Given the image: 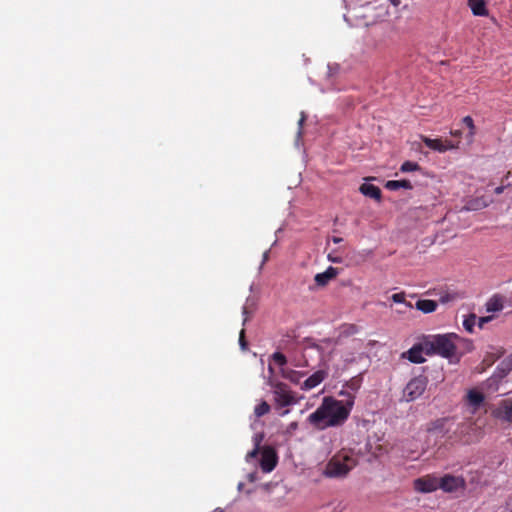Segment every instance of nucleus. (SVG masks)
<instances>
[{
    "mask_svg": "<svg viewBox=\"0 0 512 512\" xmlns=\"http://www.w3.org/2000/svg\"><path fill=\"white\" fill-rule=\"evenodd\" d=\"M353 405V397L347 400V406L342 401L324 398L323 403L315 412L309 415L308 421L318 429L342 424L348 417Z\"/></svg>",
    "mask_w": 512,
    "mask_h": 512,
    "instance_id": "nucleus-1",
    "label": "nucleus"
},
{
    "mask_svg": "<svg viewBox=\"0 0 512 512\" xmlns=\"http://www.w3.org/2000/svg\"><path fill=\"white\" fill-rule=\"evenodd\" d=\"M458 336L455 334L430 335L424 338V349L426 355L438 354L450 359V362L459 361L455 341Z\"/></svg>",
    "mask_w": 512,
    "mask_h": 512,
    "instance_id": "nucleus-2",
    "label": "nucleus"
},
{
    "mask_svg": "<svg viewBox=\"0 0 512 512\" xmlns=\"http://www.w3.org/2000/svg\"><path fill=\"white\" fill-rule=\"evenodd\" d=\"M354 466L355 461L348 456H345L343 459L333 458L326 465L324 474L328 477H344Z\"/></svg>",
    "mask_w": 512,
    "mask_h": 512,
    "instance_id": "nucleus-3",
    "label": "nucleus"
},
{
    "mask_svg": "<svg viewBox=\"0 0 512 512\" xmlns=\"http://www.w3.org/2000/svg\"><path fill=\"white\" fill-rule=\"evenodd\" d=\"M268 383L274 389V399L279 406H289L297 402L294 394L285 383L274 382L272 380Z\"/></svg>",
    "mask_w": 512,
    "mask_h": 512,
    "instance_id": "nucleus-4",
    "label": "nucleus"
},
{
    "mask_svg": "<svg viewBox=\"0 0 512 512\" xmlns=\"http://www.w3.org/2000/svg\"><path fill=\"white\" fill-rule=\"evenodd\" d=\"M426 378L423 376L413 378L405 387L403 397L407 402L413 401L422 395L426 388Z\"/></svg>",
    "mask_w": 512,
    "mask_h": 512,
    "instance_id": "nucleus-5",
    "label": "nucleus"
},
{
    "mask_svg": "<svg viewBox=\"0 0 512 512\" xmlns=\"http://www.w3.org/2000/svg\"><path fill=\"white\" fill-rule=\"evenodd\" d=\"M414 488L420 493H430L439 488V479L425 476L414 480Z\"/></svg>",
    "mask_w": 512,
    "mask_h": 512,
    "instance_id": "nucleus-6",
    "label": "nucleus"
},
{
    "mask_svg": "<svg viewBox=\"0 0 512 512\" xmlns=\"http://www.w3.org/2000/svg\"><path fill=\"white\" fill-rule=\"evenodd\" d=\"M277 464V454L272 447L265 446L262 449L260 466L263 472H271Z\"/></svg>",
    "mask_w": 512,
    "mask_h": 512,
    "instance_id": "nucleus-7",
    "label": "nucleus"
},
{
    "mask_svg": "<svg viewBox=\"0 0 512 512\" xmlns=\"http://www.w3.org/2000/svg\"><path fill=\"white\" fill-rule=\"evenodd\" d=\"M422 141L425 143L427 147L440 153H443L450 149L458 148V144H453L452 142L449 141L443 142L442 139H431L429 137L422 136Z\"/></svg>",
    "mask_w": 512,
    "mask_h": 512,
    "instance_id": "nucleus-8",
    "label": "nucleus"
},
{
    "mask_svg": "<svg viewBox=\"0 0 512 512\" xmlns=\"http://www.w3.org/2000/svg\"><path fill=\"white\" fill-rule=\"evenodd\" d=\"M493 416L499 420L512 423V401L504 400L493 410Z\"/></svg>",
    "mask_w": 512,
    "mask_h": 512,
    "instance_id": "nucleus-9",
    "label": "nucleus"
},
{
    "mask_svg": "<svg viewBox=\"0 0 512 512\" xmlns=\"http://www.w3.org/2000/svg\"><path fill=\"white\" fill-rule=\"evenodd\" d=\"M463 484L464 481L461 478L451 475H446L439 479V488L443 489L445 492H453L459 487H462Z\"/></svg>",
    "mask_w": 512,
    "mask_h": 512,
    "instance_id": "nucleus-10",
    "label": "nucleus"
},
{
    "mask_svg": "<svg viewBox=\"0 0 512 512\" xmlns=\"http://www.w3.org/2000/svg\"><path fill=\"white\" fill-rule=\"evenodd\" d=\"M423 353H425L424 339L407 352H404L402 357H407L412 363H423L425 361V358L422 356Z\"/></svg>",
    "mask_w": 512,
    "mask_h": 512,
    "instance_id": "nucleus-11",
    "label": "nucleus"
},
{
    "mask_svg": "<svg viewBox=\"0 0 512 512\" xmlns=\"http://www.w3.org/2000/svg\"><path fill=\"white\" fill-rule=\"evenodd\" d=\"M327 375L328 373L324 369L316 371L303 382L301 389L310 390L315 388L327 377Z\"/></svg>",
    "mask_w": 512,
    "mask_h": 512,
    "instance_id": "nucleus-12",
    "label": "nucleus"
},
{
    "mask_svg": "<svg viewBox=\"0 0 512 512\" xmlns=\"http://www.w3.org/2000/svg\"><path fill=\"white\" fill-rule=\"evenodd\" d=\"M337 269L330 266L325 272L316 274L315 282L318 286L324 287L328 284V282L334 279L337 276Z\"/></svg>",
    "mask_w": 512,
    "mask_h": 512,
    "instance_id": "nucleus-13",
    "label": "nucleus"
},
{
    "mask_svg": "<svg viewBox=\"0 0 512 512\" xmlns=\"http://www.w3.org/2000/svg\"><path fill=\"white\" fill-rule=\"evenodd\" d=\"M490 203H492V200L486 199L485 197H477L469 200L464 206V209L467 211H476L486 208Z\"/></svg>",
    "mask_w": 512,
    "mask_h": 512,
    "instance_id": "nucleus-14",
    "label": "nucleus"
},
{
    "mask_svg": "<svg viewBox=\"0 0 512 512\" xmlns=\"http://www.w3.org/2000/svg\"><path fill=\"white\" fill-rule=\"evenodd\" d=\"M360 192L370 198L375 200H380L381 198V190L372 184L364 183L360 186Z\"/></svg>",
    "mask_w": 512,
    "mask_h": 512,
    "instance_id": "nucleus-15",
    "label": "nucleus"
},
{
    "mask_svg": "<svg viewBox=\"0 0 512 512\" xmlns=\"http://www.w3.org/2000/svg\"><path fill=\"white\" fill-rule=\"evenodd\" d=\"M503 297L500 295H494L489 301L486 303L487 312H498L503 309Z\"/></svg>",
    "mask_w": 512,
    "mask_h": 512,
    "instance_id": "nucleus-16",
    "label": "nucleus"
},
{
    "mask_svg": "<svg viewBox=\"0 0 512 512\" xmlns=\"http://www.w3.org/2000/svg\"><path fill=\"white\" fill-rule=\"evenodd\" d=\"M469 7L476 16H484L487 14V9L484 0H469Z\"/></svg>",
    "mask_w": 512,
    "mask_h": 512,
    "instance_id": "nucleus-17",
    "label": "nucleus"
},
{
    "mask_svg": "<svg viewBox=\"0 0 512 512\" xmlns=\"http://www.w3.org/2000/svg\"><path fill=\"white\" fill-rule=\"evenodd\" d=\"M416 308L422 311L423 313H431L436 310L437 302L428 299L418 300L416 302Z\"/></svg>",
    "mask_w": 512,
    "mask_h": 512,
    "instance_id": "nucleus-18",
    "label": "nucleus"
},
{
    "mask_svg": "<svg viewBox=\"0 0 512 512\" xmlns=\"http://www.w3.org/2000/svg\"><path fill=\"white\" fill-rule=\"evenodd\" d=\"M385 187L389 190L396 191L400 188L412 189L413 186L409 180H390L387 181Z\"/></svg>",
    "mask_w": 512,
    "mask_h": 512,
    "instance_id": "nucleus-19",
    "label": "nucleus"
},
{
    "mask_svg": "<svg viewBox=\"0 0 512 512\" xmlns=\"http://www.w3.org/2000/svg\"><path fill=\"white\" fill-rule=\"evenodd\" d=\"M281 375L285 379L289 380L292 383L298 384L300 382L301 377L304 375L301 372L288 369V368H282L281 369Z\"/></svg>",
    "mask_w": 512,
    "mask_h": 512,
    "instance_id": "nucleus-20",
    "label": "nucleus"
},
{
    "mask_svg": "<svg viewBox=\"0 0 512 512\" xmlns=\"http://www.w3.org/2000/svg\"><path fill=\"white\" fill-rule=\"evenodd\" d=\"M467 399L470 405L479 407L484 401V395L476 390H470L467 394Z\"/></svg>",
    "mask_w": 512,
    "mask_h": 512,
    "instance_id": "nucleus-21",
    "label": "nucleus"
},
{
    "mask_svg": "<svg viewBox=\"0 0 512 512\" xmlns=\"http://www.w3.org/2000/svg\"><path fill=\"white\" fill-rule=\"evenodd\" d=\"M462 122L469 129V133L467 134L466 138L468 140V143H471L473 141V137H474L475 132H476V128H475L473 119L470 116H466V117L463 118Z\"/></svg>",
    "mask_w": 512,
    "mask_h": 512,
    "instance_id": "nucleus-22",
    "label": "nucleus"
},
{
    "mask_svg": "<svg viewBox=\"0 0 512 512\" xmlns=\"http://www.w3.org/2000/svg\"><path fill=\"white\" fill-rule=\"evenodd\" d=\"M269 411L270 405L266 401H262L255 407L254 414L256 415V417H262L265 414L269 413Z\"/></svg>",
    "mask_w": 512,
    "mask_h": 512,
    "instance_id": "nucleus-23",
    "label": "nucleus"
},
{
    "mask_svg": "<svg viewBox=\"0 0 512 512\" xmlns=\"http://www.w3.org/2000/svg\"><path fill=\"white\" fill-rule=\"evenodd\" d=\"M476 320L477 316L475 314H470L463 322L464 328L470 333L473 332V327L476 323Z\"/></svg>",
    "mask_w": 512,
    "mask_h": 512,
    "instance_id": "nucleus-24",
    "label": "nucleus"
},
{
    "mask_svg": "<svg viewBox=\"0 0 512 512\" xmlns=\"http://www.w3.org/2000/svg\"><path fill=\"white\" fill-rule=\"evenodd\" d=\"M420 167L417 163L415 162H410V161H406L404 162L402 165H401V168L400 170L402 172H410V171H416V170H419Z\"/></svg>",
    "mask_w": 512,
    "mask_h": 512,
    "instance_id": "nucleus-25",
    "label": "nucleus"
},
{
    "mask_svg": "<svg viewBox=\"0 0 512 512\" xmlns=\"http://www.w3.org/2000/svg\"><path fill=\"white\" fill-rule=\"evenodd\" d=\"M361 386V378L359 376L353 377L347 382V387L352 391H357Z\"/></svg>",
    "mask_w": 512,
    "mask_h": 512,
    "instance_id": "nucleus-26",
    "label": "nucleus"
},
{
    "mask_svg": "<svg viewBox=\"0 0 512 512\" xmlns=\"http://www.w3.org/2000/svg\"><path fill=\"white\" fill-rule=\"evenodd\" d=\"M272 359L280 366H284L287 363L285 355L280 352H275L272 355Z\"/></svg>",
    "mask_w": 512,
    "mask_h": 512,
    "instance_id": "nucleus-27",
    "label": "nucleus"
},
{
    "mask_svg": "<svg viewBox=\"0 0 512 512\" xmlns=\"http://www.w3.org/2000/svg\"><path fill=\"white\" fill-rule=\"evenodd\" d=\"M239 345L242 351L248 350V342L245 339V330L242 329L239 334Z\"/></svg>",
    "mask_w": 512,
    "mask_h": 512,
    "instance_id": "nucleus-28",
    "label": "nucleus"
},
{
    "mask_svg": "<svg viewBox=\"0 0 512 512\" xmlns=\"http://www.w3.org/2000/svg\"><path fill=\"white\" fill-rule=\"evenodd\" d=\"M443 428V422L442 421H436L432 424V426L428 429V432L430 434L436 433L437 430H441Z\"/></svg>",
    "mask_w": 512,
    "mask_h": 512,
    "instance_id": "nucleus-29",
    "label": "nucleus"
},
{
    "mask_svg": "<svg viewBox=\"0 0 512 512\" xmlns=\"http://www.w3.org/2000/svg\"><path fill=\"white\" fill-rule=\"evenodd\" d=\"M392 300L395 303H405V293H396L392 295Z\"/></svg>",
    "mask_w": 512,
    "mask_h": 512,
    "instance_id": "nucleus-30",
    "label": "nucleus"
},
{
    "mask_svg": "<svg viewBox=\"0 0 512 512\" xmlns=\"http://www.w3.org/2000/svg\"><path fill=\"white\" fill-rule=\"evenodd\" d=\"M492 319H493V316L480 317V318L478 319V326H479L480 328H483V327H484V325H485L486 323L490 322Z\"/></svg>",
    "mask_w": 512,
    "mask_h": 512,
    "instance_id": "nucleus-31",
    "label": "nucleus"
},
{
    "mask_svg": "<svg viewBox=\"0 0 512 512\" xmlns=\"http://www.w3.org/2000/svg\"><path fill=\"white\" fill-rule=\"evenodd\" d=\"M242 313L244 315L243 325H245L246 322L248 321L249 316L252 313V311H250L249 307L246 305V306L243 307Z\"/></svg>",
    "mask_w": 512,
    "mask_h": 512,
    "instance_id": "nucleus-32",
    "label": "nucleus"
},
{
    "mask_svg": "<svg viewBox=\"0 0 512 512\" xmlns=\"http://www.w3.org/2000/svg\"><path fill=\"white\" fill-rule=\"evenodd\" d=\"M264 438V435L262 433H258L254 436L253 440L255 443V447L260 448V444Z\"/></svg>",
    "mask_w": 512,
    "mask_h": 512,
    "instance_id": "nucleus-33",
    "label": "nucleus"
},
{
    "mask_svg": "<svg viewBox=\"0 0 512 512\" xmlns=\"http://www.w3.org/2000/svg\"><path fill=\"white\" fill-rule=\"evenodd\" d=\"M305 119H306V116H305L304 112H302V113H301V118H300V120L298 121V125H299L298 137H300V136L302 135V130H301V128H302V126H303V124H304V122H305Z\"/></svg>",
    "mask_w": 512,
    "mask_h": 512,
    "instance_id": "nucleus-34",
    "label": "nucleus"
},
{
    "mask_svg": "<svg viewBox=\"0 0 512 512\" xmlns=\"http://www.w3.org/2000/svg\"><path fill=\"white\" fill-rule=\"evenodd\" d=\"M298 428V423L297 422H292L289 424V426L287 427V430L286 432L288 434H292L296 429Z\"/></svg>",
    "mask_w": 512,
    "mask_h": 512,
    "instance_id": "nucleus-35",
    "label": "nucleus"
},
{
    "mask_svg": "<svg viewBox=\"0 0 512 512\" xmlns=\"http://www.w3.org/2000/svg\"><path fill=\"white\" fill-rule=\"evenodd\" d=\"M453 299H454V297H453L452 295H450V294H445V295H443V296H441V297H440V302H441V303H443V304H445V303H447V302H449V301H451V300H453Z\"/></svg>",
    "mask_w": 512,
    "mask_h": 512,
    "instance_id": "nucleus-36",
    "label": "nucleus"
},
{
    "mask_svg": "<svg viewBox=\"0 0 512 512\" xmlns=\"http://www.w3.org/2000/svg\"><path fill=\"white\" fill-rule=\"evenodd\" d=\"M260 448L255 447L252 451L247 454V459L254 458L258 455Z\"/></svg>",
    "mask_w": 512,
    "mask_h": 512,
    "instance_id": "nucleus-37",
    "label": "nucleus"
},
{
    "mask_svg": "<svg viewBox=\"0 0 512 512\" xmlns=\"http://www.w3.org/2000/svg\"><path fill=\"white\" fill-rule=\"evenodd\" d=\"M312 347L317 349L321 354L324 352V347L322 344H313Z\"/></svg>",
    "mask_w": 512,
    "mask_h": 512,
    "instance_id": "nucleus-38",
    "label": "nucleus"
},
{
    "mask_svg": "<svg viewBox=\"0 0 512 512\" xmlns=\"http://www.w3.org/2000/svg\"><path fill=\"white\" fill-rule=\"evenodd\" d=\"M328 259L333 262V263H340L341 262V258L339 257H332L331 255H328Z\"/></svg>",
    "mask_w": 512,
    "mask_h": 512,
    "instance_id": "nucleus-39",
    "label": "nucleus"
},
{
    "mask_svg": "<svg viewBox=\"0 0 512 512\" xmlns=\"http://www.w3.org/2000/svg\"><path fill=\"white\" fill-rule=\"evenodd\" d=\"M380 13L378 14V17L382 18L387 14V11L384 7H379Z\"/></svg>",
    "mask_w": 512,
    "mask_h": 512,
    "instance_id": "nucleus-40",
    "label": "nucleus"
},
{
    "mask_svg": "<svg viewBox=\"0 0 512 512\" xmlns=\"http://www.w3.org/2000/svg\"><path fill=\"white\" fill-rule=\"evenodd\" d=\"M504 189H505V186H499L495 189V193L499 195V194L503 193Z\"/></svg>",
    "mask_w": 512,
    "mask_h": 512,
    "instance_id": "nucleus-41",
    "label": "nucleus"
},
{
    "mask_svg": "<svg viewBox=\"0 0 512 512\" xmlns=\"http://www.w3.org/2000/svg\"><path fill=\"white\" fill-rule=\"evenodd\" d=\"M461 134H462L461 130L451 131V135H453L455 137H460Z\"/></svg>",
    "mask_w": 512,
    "mask_h": 512,
    "instance_id": "nucleus-42",
    "label": "nucleus"
},
{
    "mask_svg": "<svg viewBox=\"0 0 512 512\" xmlns=\"http://www.w3.org/2000/svg\"><path fill=\"white\" fill-rule=\"evenodd\" d=\"M342 240H343V239H342V238H340V237H333V238H332V241H333L334 243H336V244H338V243L342 242Z\"/></svg>",
    "mask_w": 512,
    "mask_h": 512,
    "instance_id": "nucleus-43",
    "label": "nucleus"
},
{
    "mask_svg": "<svg viewBox=\"0 0 512 512\" xmlns=\"http://www.w3.org/2000/svg\"><path fill=\"white\" fill-rule=\"evenodd\" d=\"M332 342H333V341H332L331 339H325V340H323L321 343H322V344H327V345H329V344H332Z\"/></svg>",
    "mask_w": 512,
    "mask_h": 512,
    "instance_id": "nucleus-44",
    "label": "nucleus"
},
{
    "mask_svg": "<svg viewBox=\"0 0 512 512\" xmlns=\"http://www.w3.org/2000/svg\"><path fill=\"white\" fill-rule=\"evenodd\" d=\"M243 487H244V483L243 482H240L237 486V489L238 491H242L243 490Z\"/></svg>",
    "mask_w": 512,
    "mask_h": 512,
    "instance_id": "nucleus-45",
    "label": "nucleus"
},
{
    "mask_svg": "<svg viewBox=\"0 0 512 512\" xmlns=\"http://www.w3.org/2000/svg\"><path fill=\"white\" fill-rule=\"evenodd\" d=\"M391 3L394 5V6H397L399 4V0H390Z\"/></svg>",
    "mask_w": 512,
    "mask_h": 512,
    "instance_id": "nucleus-46",
    "label": "nucleus"
},
{
    "mask_svg": "<svg viewBox=\"0 0 512 512\" xmlns=\"http://www.w3.org/2000/svg\"><path fill=\"white\" fill-rule=\"evenodd\" d=\"M268 259V252L266 251L263 255V261L265 262Z\"/></svg>",
    "mask_w": 512,
    "mask_h": 512,
    "instance_id": "nucleus-47",
    "label": "nucleus"
},
{
    "mask_svg": "<svg viewBox=\"0 0 512 512\" xmlns=\"http://www.w3.org/2000/svg\"><path fill=\"white\" fill-rule=\"evenodd\" d=\"M248 477H249V480H250V481H254V480H255L254 474H249V476H248Z\"/></svg>",
    "mask_w": 512,
    "mask_h": 512,
    "instance_id": "nucleus-48",
    "label": "nucleus"
},
{
    "mask_svg": "<svg viewBox=\"0 0 512 512\" xmlns=\"http://www.w3.org/2000/svg\"><path fill=\"white\" fill-rule=\"evenodd\" d=\"M213 512H223V509H221V508H217V509H215Z\"/></svg>",
    "mask_w": 512,
    "mask_h": 512,
    "instance_id": "nucleus-49",
    "label": "nucleus"
},
{
    "mask_svg": "<svg viewBox=\"0 0 512 512\" xmlns=\"http://www.w3.org/2000/svg\"><path fill=\"white\" fill-rule=\"evenodd\" d=\"M269 371H270L271 373L273 372V368H272V366H271V365L269 366Z\"/></svg>",
    "mask_w": 512,
    "mask_h": 512,
    "instance_id": "nucleus-50",
    "label": "nucleus"
}]
</instances>
